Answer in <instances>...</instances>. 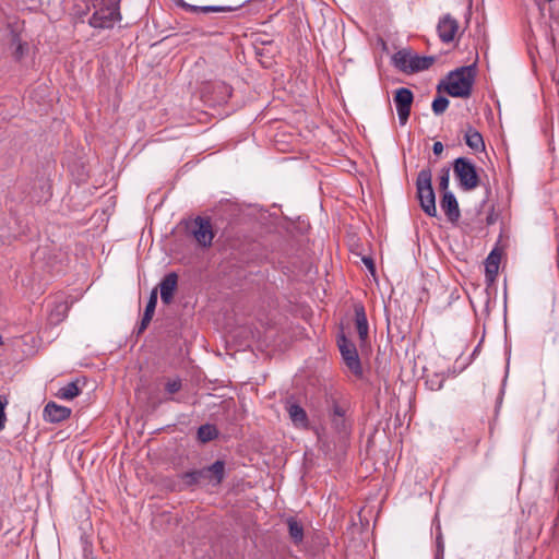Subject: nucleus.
<instances>
[{
  "mask_svg": "<svg viewBox=\"0 0 559 559\" xmlns=\"http://www.w3.org/2000/svg\"><path fill=\"white\" fill-rule=\"evenodd\" d=\"M476 76V64L460 67L451 71L447 79L441 81L437 91L444 90L452 97L467 98L471 96Z\"/></svg>",
  "mask_w": 559,
  "mask_h": 559,
  "instance_id": "1",
  "label": "nucleus"
},
{
  "mask_svg": "<svg viewBox=\"0 0 559 559\" xmlns=\"http://www.w3.org/2000/svg\"><path fill=\"white\" fill-rule=\"evenodd\" d=\"M417 198L420 207L430 217L437 216L436 195L432 188V173L430 168L421 169L416 179Z\"/></svg>",
  "mask_w": 559,
  "mask_h": 559,
  "instance_id": "2",
  "label": "nucleus"
},
{
  "mask_svg": "<svg viewBox=\"0 0 559 559\" xmlns=\"http://www.w3.org/2000/svg\"><path fill=\"white\" fill-rule=\"evenodd\" d=\"M436 61L433 56H418L408 49H401L392 56V62L404 73H417L428 70Z\"/></svg>",
  "mask_w": 559,
  "mask_h": 559,
  "instance_id": "3",
  "label": "nucleus"
},
{
  "mask_svg": "<svg viewBox=\"0 0 559 559\" xmlns=\"http://www.w3.org/2000/svg\"><path fill=\"white\" fill-rule=\"evenodd\" d=\"M119 4L120 0H97L90 25L95 28H111L121 19Z\"/></svg>",
  "mask_w": 559,
  "mask_h": 559,
  "instance_id": "4",
  "label": "nucleus"
},
{
  "mask_svg": "<svg viewBox=\"0 0 559 559\" xmlns=\"http://www.w3.org/2000/svg\"><path fill=\"white\" fill-rule=\"evenodd\" d=\"M453 173L464 191H472L480 185L476 165L467 157H457L453 162Z\"/></svg>",
  "mask_w": 559,
  "mask_h": 559,
  "instance_id": "5",
  "label": "nucleus"
},
{
  "mask_svg": "<svg viewBox=\"0 0 559 559\" xmlns=\"http://www.w3.org/2000/svg\"><path fill=\"white\" fill-rule=\"evenodd\" d=\"M186 237L199 247L210 246V217L197 216L181 222Z\"/></svg>",
  "mask_w": 559,
  "mask_h": 559,
  "instance_id": "6",
  "label": "nucleus"
},
{
  "mask_svg": "<svg viewBox=\"0 0 559 559\" xmlns=\"http://www.w3.org/2000/svg\"><path fill=\"white\" fill-rule=\"evenodd\" d=\"M337 346L346 367L358 378L362 377V366L356 345L344 333L337 336Z\"/></svg>",
  "mask_w": 559,
  "mask_h": 559,
  "instance_id": "7",
  "label": "nucleus"
},
{
  "mask_svg": "<svg viewBox=\"0 0 559 559\" xmlns=\"http://www.w3.org/2000/svg\"><path fill=\"white\" fill-rule=\"evenodd\" d=\"M393 99L396 107L399 121L402 126H404L406 124L411 115L414 94L409 88L401 87L395 91Z\"/></svg>",
  "mask_w": 559,
  "mask_h": 559,
  "instance_id": "8",
  "label": "nucleus"
},
{
  "mask_svg": "<svg viewBox=\"0 0 559 559\" xmlns=\"http://www.w3.org/2000/svg\"><path fill=\"white\" fill-rule=\"evenodd\" d=\"M437 31L442 43H452L459 31V22L451 14H445L439 20Z\"/></svg>",
  "mask_w": 559,
  "mask_h": 559,
  "instance_id": "9",
  "label": "nucleus"
},
{
  "mask_svg": "<svg viewBox=\"0 0 559 559\" xmlns=\"http://www.w3.org/2000/svg\"><path fill=\"white\" fill-rule=\"evenodd\" d=\"M178 274L176 272H169L167 273L160 281L158 287L160 292V299L162 302L165 305H170L174 295L178 287Z\"/></svg>",
  "mask_w": 559,
  "mask_h": 559,
  "instance_id": "10",
  "label": "nucleus"
},
{
  "mask_svg": "<svg viewBox=\"0 0 559 559\" xmlns=\"http://www.w3.org/2000/svg\"><path fill=\"white\" fill-rule=\"evenodd\" d=\"M233 94V87L225 81L212 82V108L227 104Z\"/></svg>",
  "mask_w": 559,
  "mask_h": 559,
  "instance_id": "11",
  "label": "nucleus"
},
{
  "mask_svg": "<svg viewBox=\"0 0 559 559\" xmlns=\"http://www.w3.org/2000/svg\"><path fill=\"white\" fill-rule=\"evenodd\" d=\"M440 206L451 223H456L461 216L460 207L455 195L451 191L442 193Z\"/></svg>",
  "mask_w": 559,
  "mask_h": 559,
  "instance_id": "12",
  "label": "nucleus"
},
{
  "mask_svg": "<svg viewBox=\"0 0 559 559\" xmlns=\"http://www.w3.org/2000/svg\"><path fill=\"white\" fill-rule=\"evenodd\" d=\"M71 408L49 402L44 408V419L48 423H61L68 419L71 415Z\"/></svg>",
  "mask_w": 559,
  "mask_h": 559,
  "instance_id": "13",
  "label": "nucleus"
},
{
  "mask_svg": "<svg viewBox=\"0 0 559 559\" xmlns=\"http://www.w3.org/2000/svg\"><path fill=\"white\" fill-rule=\"evenodd\" d=\"M501 261V251L498 248L491 250L485 261V277L490 285L496 281Z\"/></svg>",
  "mask_w": 559,
  "mask_h": 559,
  "instance_id": "14",
  "label": "nucleus"
},
{
  "mask_svg": "<svg viewBox=\"0 0 559 559\" xmlns=\"http://www.w3.org/2000/svg\"><path fill=\"white\" fill-rule=\"evenodd\" d=\"M286 411L295 427L304 429L309 427V418L307 412L299 404L287 401Z\"/></svg>",
  "mask_w": 559,
  "mask_h": 559,
  "instance_id": "15",
  "label": "nucleus"
},
{
  "mask_svg": "<svg viewBox=\"0 0 559 559\" xmlns=\"http://www.w3.org/2000/svg\"><path fill=\"white\" fill-rule=\"evenodd\" d=\"M326 404L329 417H350V405L348 401L331 396V399L326 401Z\"/></svg>",
  "mask_w": 559,
  "mask_h": 559,
  "instance_id": "16",
  "label": "nucleus"
},
{
  "mask_svg": "<svg viewBox=\"0 0 559 559\" xmlns=\"http://www.w3.org/2000/svg\"><path fill=\"white\" fill-rule=\"evenodd\" d=\"M355 324L358 332V336L361 343L366 342L369 333L368 320L365 311V307L361 304H355Z\"/></svg>",
  "mask_w": 559,
  "mask_h": 559,
  "instance_id": "17",
  "label": "nucleus"
},
{
  "mask_svg": "<svg viewBox=\"0 0 559 559\" xmlns=\"http://www.w3.org/2000/svg\"><path fill=\"white\" fill-rule=\"evenodd\" d=\"M329 419L333 431L340 440H346L350 436L353 428L352 417H329Z\"/></svg>",
  "mask_w": 559,
  "mask_h": 559,
  "instance_id": "18",
  "label": "nucleus"
},
{
  "mask_svg": "<svg viewBox=\"0 0 559 559\" xmlns=\"http://www.w3.org/2000/svg\"><path fill=\"white\" fill-rule=\"evenodd\" d=\"M181 477L188 486L206 484L210 480V466L187 472Z\"/></svg>",
  "mask_w": 559,
  "mask_h": 559,
  "instance_id": "19",
  "label": "nucleus"
},
{
  "mask_svg": "<svg viewBox=\"0 0 559 559\" xmlns=\"http://www.w3.org/2000/svg\"><path fill=\"white\" fill-rule=\"evenodd\" d=\"M465 143L466 145L475 152L485 151V142L483 135L472 126L467 127L465 132Z\"/></svg>",
  "mask_w": 559,
  "mask_h": 559,
  "instance_id": "20",
  "label": "nucleus"
},
{
  "mask_svg": "<svg viewBox=\"0 0 559 559\" xmlns=\"http://www.w3.org/2000/svg\"><path fill=\"white\" fill-rule=\"evenodd\" d=\"M289 538L295 545H299L304 540V526L294 516H290L286 521Z\"/></svg>",
  "mask_w": 559,
  "mask_h": 559,
  "instance_id": "21",
  "label": "nucleus"
},
{
  "mask_svg": "<svg viewBox=\"0 0 559 559\" xmlns=\"http://www.w3.org/2000/svg\"><path fill=\"white\" fill-rule=\"evenodd\" d=\"M80 380H74L67 383L64 386L60 388L57 392V397L61 400L71 401L74 397L79 396L81 393V388L79 385Z\"/></svg>",
  "mask_w": 559,
  "mask_h": 559,
  "instance_id": "22",
  "label": "nucleus"
},
{
  "mask_svg": "<svg viewBox=\"0 0 559 559\" xmlns=\"http://www.w3.org/2000/svg\"><path fill=\"white\" fill-rule=\"evenodd\" d=\"M225 477V462L217 460L212 463V486L219 485Z\"/></svg>",
  "mask_w": 559,
  "mask_h": 559,
  "instance_id": "23",
  "label": "nucleus"
},
{
  "mask_svg": "<svg viewBox=\"0 0 559 559\" xmlns=\"http://www.w3.org/2000/svg\"><path fill=\"white\" fill-rule=\"evenodd\" d=\"M449 104L450 102L447 97L437 96L431 104L433 114L437 116L442 115L447 110Z\"/></svg>",
  "mask_w": 559,
  "mask_h": 559,
  "instance_id": "24",
  "label": "nucleus"
},
{
  "mask_svg": "<svg viewBox=\"0 0 559 559\" xmlns=\"http://www.w3.org/2000/svg\"><path fill=\"white\" fill-rule=\"evenodd\" d=\"M449 182H450V168L444 167L440 171L439 176V189L442 191V193H445V191H449Z\"/></svg>",
  "mask_w": 559,
  "mask_h": 559,
  "instance_id": "25",
  "label": "nucleus"
},
{
  "mask_svg": "<svg viewBox=\"0 0 559 559\" xmlns=\"http://www.w3.org/2000/svg\"><path fill=\"white\" fill-rule=\"evenodd\" d=\"M156 305H157V288H154V289H152V292L150 294L148 301L146 304L144 312L148 313L151 316H154Z\"/></svg>",
  "mask_w": 559,
  "mask_h": 559,
  "instance_id": "26",
  "label": "nucleus"
},
{
  "mask_svg": "<svg viewBox=\"0 0 559 559\" xmlns=\"http://www.w3.org/2000/svg\"><path fill=\"white\" fill-rule=\"evenodd\" d=\"M444 555V543L440 528H438V534L436 536V555L435 558H443Z\"/></svg>",
  "mask_w": 559,
  "mask_h": 559,
  "instance_id": "27",
  "label": "nucleus"
},
{
  "mask_svg": "<svg viewBox=\"0 0 559 559\" xmlns=\"http://www.w3.org/2000/svg\"><path fill=\"white\" fill-rule=\"evenodd\" d=\"M242 5H243V2L230 4V5H212V13L233 12V11L238 10Z\"/></svg>",
  "mask_w": 559,
  "mask_h": 559,
  "instance_id": "28",
  "label": "nucleus"
},
{
  "mask_svg": "<svg viewBox=\"0 0 559 559\" xmlns=\"http://www.w3.org/2000/svg\"><path fill=\"white\" fill-rule=\"evenodd\" d=\"M180 389H181V380L180 379L168 380L167 383L165 384V390L169 394L177 393L178 391H180Z\"/></svg>",
  "mask_w": 559,
  "mask_h": 559,
  "instance_id": "29",
  "label": "nucleus"
},
{
  "mask_svg": "<svg viewBox=\"0 0 559 559\" xmlns=\"http://www.w3.org/2000/svg\"><path fill=\"white\" fill-rule=\"evenodd\" d=\"M444 382V378H439L437 374L435 376V379H428L426 381V384L429 385V389L432 391H438L442 389Z\"/></svg>",
  "mask_w": 559,
  "mask_h": 559,
  "instance_id": "30",
  "label": "nucleus"
},
{
  "mask_svg": "<svg viewBox=\"0 0 559 559\" xmlns=\"http://www.w3.org/2000/svg\"><path fill=\"white\" fill-rule=\"evenodd\" d=\"M198 436H199V439L201 440V442H203V443L210 442V424L209 423L202 425L199 428Z\"/></svg>",
  "mask_w": 559,
  "mask_h": 559,
  "instance_id": "31",
  "label": "nucleus"
},
{
  "mask_svg": "<svg viewBox=\"0 0 559 559\" xmlns=\"http://www.w3.org/2000/svg\"><path fill=\"white\" fill-rule=\"evenodd\" d=\"M152 318L153 316L148 314V313H145L143 314V318L136 329V334L140 335L142 334L146 328L148 326L150 322L152 321Z\"/></svg>",
  "mask_w": 559,
  "mask_h": 559,
  "instance_id": "32",
  "label": "nucleus"
},
{
  "mask_svg": "<svg viewBox=\"0 0 559 559\" xmlns=\"http://www.w3.org/2000/svg\"><path fill=\"white\" fill-rule=\"evenodd\" d=\"M361 261L366 265V267L369 270V272L374 275L376 273V265L374 261L371 257H362Z\"/></svg>",
  "mask_w": 559,
  "mask_h": 559,
  "instance_id": "33",
  "label": "nucleus"
},
{
  "mask_svg": "<svg viewBox=\"0 0 559 559\" xmlns=\"http://www.w3.org/2000/svg\"><path fill=\"white\" fill-rule=\"evenodd\" d=\"M443 150H444V146L441 142L437 141L433 143L432 151H433L435 155H437V156L441 155Z\"/></svg>",
  "mask_w": 559,
  "mask_h": 559,
  "instance_id": "34",
  "label": "nucleus"
},
{
  "mask_svg": "<svg viewBox=\"0 0 559 559\" xmlns=\"http://www.w3.org/2000/svg\"><path fill=\"white\" fill-rule=\"evenodd\" d=\"M190 10L192 11H195V12H203V13H210V5H203V7H194V5H189Z\"/></svg>",
  "mask_w": 559,
  "mask_h": 559,
  "instance_id": "35",
  "label": "nucleus"
},
{
  "mask_svg": "<svg viewBox=\"0 0 559 559\" xmlns=\"http://www.w3.org/2000/svg\"><path fill=\"white\" fill-rule=\"evenodd\" d=\"M497 221V215L493 213V211H491L488 216L486 217V224L489 226V225H492L495 224Z\"/></svg>",
  "mask_w": 559,
  "mask_h": 559,
  "instance_id": "36",
  "label": "nucleus"
},
{
  "mask_svg": "<svg viewBox=\"0 0 559 559\" xmlns=\"http://www.w3.org/2000/svg\"><path fill=\"white\" fill-rule=\"evenodd\" d=\"M231 111H233V109H229V108L228 109H224L223 112H218L217 116L221 117V118H225V117L229 116Z\"/></svg>",
  "mask_w": 559,
  "mask_h": 559,
  "instance_id": "37",
  "label": "nucleus"
},
{
  "mask_svg": "<svg viewBox=\"0 0 559 559\" xmlns=\"http://www.w3.org/2000/svg\"><path fill=\"white\" fill-rule=\"evenodd\" d=\"M211 436H212V441L218 437V430L214 425H212Z\"/></svg>",
  "mask_w": 559,
  "mask_h": 559,
  "instance_id": "38",
  "label": "nucleus"
},
{
  "mask_svg": "<svg viewBox=\"0 0 559 559\" xmlns=\"http://www.w3.org/2000/svg\"><path fill=\"white\" fill-rule=\"evenodd\" d=\"M22 50H23V47H22V45L20 44V45L17 46V48H16V52H15V53H16V55H22Z\"/></svg>",
  "mask_w": 559,
  "mask_h": 559,
  "instance_id": "39",
  "label": "nucleus"
},
{
  "mask_svg": "<svg viewBox=\"0 0 559 559\" xmlns=\"http://www.w3.org/2000/svg\"><path fill=\"white\" fill-rule=\"evenodd\" d=\"M211 237H212V239L215 237V233H214V230H213V229H212Z\"/></svg>",
  "mask_w": 559,
  "mask_h": 559,
  "instance_id": "40",
  "label": "nucleus"
},
{
  "mask_svg": "<svg viewBox=\"0 0 559 559\" xmlns=\"http://www.w3.org/2000/svg\"><path fill=\"white\" fill-rule=\"evenodd\" d=\"M2 344V336L0 335V345Z\"/></svg>",
  "mask_w": 559,
  "mask_h": 559,
  "instance_id": "41",
  "label": "nucleus"
},
{
  "mask_svg": "<svg viewBox=\"0 0 559 559\" xmlns=\"http://www.w3.org/2000/svg\"><path fill=\"white\" fill-rule=\"evenodd\" d=\"M435 559H443V558H435Z\"/></svg>",
  "mask_w": 559,
  "mask_h": 559,
  "instance_id": "42",
  "label": "nucleus"
}]
</instances>
